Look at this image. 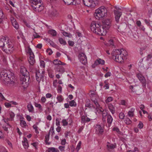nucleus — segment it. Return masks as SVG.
Instances as JSON below:
<instances>
[{"instance_id": "1", "label": "nucleus", "mask_w": 152, "mask_h": 152, "mask_svg": "<svg viewBox=\"0 0 152 152\" xmlns=\"http://www.w3.org/2000/svg\"><path fill=\"white\" fill-rule=\"evenodd\" d=\"M91 101L95 104L97 110H99L100 112H102L103 121L106 122L107 118V122L109 125H110L112 123L113 118L110 115L107 114L106 110H104L101 107H100V105L98 102V95L93 94V96H91Z\"/></svg>"}, {"instance_id": "2", "label": "nucleus", "mask_w": 152, "mask_h": 152, "mask_svg": "<svg viewBox=\"0 0 152 152\" xmlns=\"http://www.w3.org/2000/svg\"><path fill=\"white\" fill-rule=\"evenodd\" d=\"M0 47L6 53L10 54L14 50L13 45L10 40L4 37L0 38Z\"/></svg>"}, {"instance_id": "3", "label": "nucleus", "mask_w": 152, "mask_h": 152, "mask_svg": "<svg viewBox=\"0 0 152 152\" xmlns=\"http://www.w3.org/2000/svg\"><path fill=\"white\" fill-rule=\"evenodd\" d=\"M15 78L14 73L10 70H4L0 73V79L3 84L6 85L8 80H12Z\"/></svg>"}, {"instance_id": "4", "label": "nucleus", "mask_w": 152, "mask_h": 152, "mask_svg": "<svg viewBox=\"0 0 152 152\" xmlns=\"http://www.w3.org/2000/svg\"><path fill=\"white\" fill-rule=\"evenodd\" d=\"M20 72L23 76L20 78V83L23 85L24 87H27L29 83L30 78L29 72L24 67H21L20 70Z\"/></svg>"}, {"instance_id": "5", "label": "nucleus", "mask_w": 152, "mask_h": 152, "mask_svg": "<svg viewBox=\"0 0 152 152\" xmlns=\"http://www.w3.org/2000/svg\"><path fill=\"white\" fill-rule=\"evenodd\" d=\"M31 5L35 11L40 12L44 9L43 2L42 0H30Z\"/></svg>"}, {"instance_id": "6", "label": "nucleus", "mask_w": 152, "mask_h": 152, "mask_svg": "<svg viewBox=\"0 0 152 152\" xmlns=\"http://www.w3.org/2000/svg\"><path fill=\"white\" fill-rule=\"evenodd\" d=\"M113 58L118 62L122 63L123 62L124 60L125 59L124 56H123L120 53L119 49H115L113 50L111 53Z\"/></svg>"}, {"instance_id": "7", "label": "nucleus", "mask_w": 152, "mask_h": 152, "mask_svg": "<svg viewBox=\"0 0 152 152\" xmlns=\"http://www.w3.org/2000/svg\"><path fill=\"white\" fill-rule=\"evenodd\" d=\"M101 25L99 23L96 22V21H93L92 22L91 24L90 28L92 32L97 34H104V32H102L101 33L97 31L100 30V27Z\"/></svg>"}, {"instance_id": "8", "label": "nucleus", "mask_w": 152, "mask_h": 152, "mask_svg": "<svg viewBox=\"0 0 152 152\" xmlns=\"http://www.w3.org/2000/svg\"><path fill=\"white\" fill-rule=\"evenodd\" d=\"M107 10L104 7H101L96 10L95 16L97 17V19H99L107 15Z\"/></svg>"}, {"instance_id": "9", "label": "nucleus", "mask_w": 152, "mask_h": 152, "mask_svg": "<svg viewBox=\"0 0 152 152\" xmlns=\"http://www.w3.org/2000/svg\"><path fill=\"white\" fill-rule=\"evenodd\" d=\"M45 73V72L43 70L41 71H37L36 72V79L38 83H39L41 81H42V82L44 81Z\"/></svg>"}, {"instance_id": "10", "label": "nucleus", "mask_w": 152, "mask_h": 152, "mask_svg": "<svg viewBox=\"0 0 152 152\" xmlns=\"http://www.w3.org/2000/svg\"><path fill=\"white\" fill-rule=\"evenodd\" d=\"M79 58L80 62L83 64H85L87 62V57L85 54L81 53L79 55Z\"/></svg>"}, {"instance_id": "11", "label": "nucleus", "mask_w": 152, "mask_h": 152, "mask_svg": "<svg viewBox=\"0 0 152 152\" xmlns=\"http://www.w3.org/2000/svg\"><path fill=\"white\" fill-rule=\"evenodd\" d=\"M111 20L110 19H106L102 21V26L107 29H109L111 26Z\"/></svg>"}, {"instance_id": "12", "label": "nucleus", "mask_w": 152, "mask_h": 152, "mask_svg": "<svg viewBox=\"0 0 152 152\" xmlns=\"http://www.w3.org/2000/svg\"><path fill=\"white\" fill-rule=\"evenodd\" d=\"M139 64V65L141 67H142L145 68H147L150 66L146 59L144 60L143 58L140 60Z\"/></svg>"}, {"instance_id": "13", "label": "nucleus", "mask_w": 152, "mask_h": 152, "mask_svg": "<svg viewBox=\"0 0 152 152\" xmlns=\"http://www.w3.org/2000/svg\"><path fill=\"white\" fill-rule=\"evenodd\" d=\"M64 3L67 5H76L80 4L81 0H63Z\"/></svg>"}, {"instance_id": "14", "label": "nucleus", "mask_w": 152, "mask_h": 152, "mask_svg": "<svg viewBox=\"0 0 152 152\" xmlns=\"http://www.w3.org/2000/svg\"><path fill=\"white\" fill-rule=\"evenodd\" d=\"M114 12L115 21L116 23H118L119 21V18L122 14V12H119L118 10H114Z\"/></svg>"}, {"instance_id": "15", "label": "nucleus", "mask_w": 152, "mask_h": 152, "mask_svg": "<svg viewBox=\"0 0 152 152\" xmlns=\"http://www.w3.org/2000/svg\"><path fill=\"white\" fill-rule=\"evenodd\" d=\"M83 4L86 6L92 7L94 6L93 4L94 3V0H83Z\"/></svg>"}, {"instance_id": "16", "label": "nucleus", "mask_w": 152, "mask_h": 152, "mask_svg": "<svg viewBox=\"0 0 152 152\" xmlns=\"http://www.w3.org/2000/svg\"><path fill=\"white\" fill-rule=\"evenodd\" d=\"M11 21L12 26L16 29L19 28V25L16 20L14 17L11 18Z\"/></svg>"}, {"instance_id": "17", "label": "nucleus", "mask_w": 152, "mask_h": 152, "mask_svg": "<svg viewBox=\"0 0 152 152\" xmlns=\"http://www.w3.org/2000/svg\"><path fill=\"white\" fill-rule=\"evenodd\" d=\"M104 63L105 61L104 60L100 58H99L95 61L94 64L92 66L93 67H94L99 64L103 65L104 64Z\"/></svg>"}, {"instance_id": "18", "label": "nucleus", "mask_w": 152, "mask_h": 152, "mask_svg": "<svg viewBox=\"0 0 152 152\" xmlns=\"http://www.w3.org/2000/svg\"><path fill=\"white\" fill-rule=\"evenodd\" d=\"M116 144H112L109 142H108V144L107 145V149L109 151L116 148Z\"/></svg>"}, {"instance_id": "19", "label": "nucleus", "mask_w": 152, "mask_h": 152, "mask_svg": "<svg viewBox=\"0 0 152 152\" xmlns=\"http://www.w3.org/2000/svg\"><path fill=\"white\" fill-rule=\"evenodd\" d=\"M96 130L98 134H101L103 132V129L99 125H97L95 126Z\"/></svg>"}, {"instance_id": "20", "label": "nucleus", "mask_w": 152, "mask_h": 152, "mask_svg": "<svg viewBox=\"0 0 152 152\" xmlns=\"http://www.w3.org/2000/svg\"><path fill=\"white\" fill-rule=\"evenodd\" d=\"M27 141V138L25 137H24L23 140L22 141L23 147L26 149L28 147V144Z\"/></svg>"}, {"instance_id": "21", "label": "nucleus", "mask_w": 152, "mask_h": 152, "mask_svg": "<svg viewBox=\"0 0 152 152\" xmlns=\"http://www.w3.org/2000/svg\"><path fill=\"white\" fill-rule=\"evenodd\" d=\"M109 109L112 114H113L115 113V110L114 107L111 104H109L108 105Z\"/></svg>"}, {"instance_id": "22", "label": "nucleus", "mask_w": 152, "mask_h": 152, "mask_svg": "<svg viewBox=\"0 0 152 152\" xmlns=\"http://www.w3.org/2000/svg\"><path fill=\"white\" fill-rule=\"evenodd\" d=\"M137 77L139 80L141 81L143 85H144L145 84V80L143 76L141 75L138 74L137 75Z\"/></svg>"}, {"instance_id": "23", "label": "nucleus", "mask_w": 152, "mask_h": 152, "mask_svg": "<svg viewBox=\"0 0 152 152\" xmlns=\"http://www.w3.org/2000/svg\"><path fill=\"white\" fill-rule=\"evenodd\" d=\"M28 110L29 112L33 113L34 112V108L33 105L31 104H28L27 106Z\"/></svg>"}, {"instance_id": "24", "label": "nucleus", "mask_w": 152, "mask_h": 152, "mask_svg": "<svg viewBox=\"0 0 152 152\" xmlns=\"http://www.w3.org/2000/svg\"><path fill=\"white\" fill-rule=\"evenodd\" d=\"M53 64L55 65H65V63L62 62L60 60L58 59H55L53 61Z\"/></svg>"}, {"instance_id": "25", "label": "nucleus", "mask_w": 152, "mask_h": 152, "mask_svg": "<svg viewBox=\"0 0 152 152\" xmlns=\"http://www.w3.org/2000/svg\"><path fill=\"white\" fill-rule=\"evenodd\" d=\"M146 60L148 62V63L150 65H151L152 64V54H148L147 56Z\"/></svg>"}, {"instance_id": "26", "label": "nucleus", "mask_w": 152, "mask_h": 152, "mask_svg": "<svg viewBox=\"0 0 152 152\" xmlns=\"http://www.w3.org/2000/svg\"><path fill=\"white\" fill-rule=\"evenodd\" d=\"M120 53H121V55L123 56H124V58L126 59V57L128 55V53L127 52L124 50L123 49H122L121 50H119Z\"/></svg>"}, {"instance_id": "27", "label": "nucleus", "mask_w": 152, "mask_h": 152, "mask_svg": "<svg viewBox=\"0 0 152 152\" xmlns=\"http://www.w3.org/2000/svg\"><path fill=\"white\" fill-rule=\"evenodd\" d=\"M135 110L134 108H132L128 113V116L130 117H133L134 115V112Z\"/></svg>"}, {"instance_id": "28", "label": "nucleus", "mask_w": 152, "mask_h": 152, "mask_svg": "<svg viewBox=\"0 0 152 152\" xmlns=\"http://www.w3.org/2000/svg\"><path fill=\"white\" fill-rule=\"evenodd\" d=\"M46 152H59V150L53 147L50 148L47 150Z\"/></svg>"}, {"instance_id": "29", "label": "nucleus", "mask_w": 152, "mask_h": 152, "mask_svg": "<svg viewBox=\"0 0 152 152\" xmlns=\"http://www.w3.org/2000/svg\"><path fill=\"white\" fill-rule=\"evenodd\" d=\"M33 56H30V59L28 60V62L31 66H33L35 62V60Z\"/></svg>"}, {"instance_id": "30", "label": "nucleus", "mask_w": 152, "mask_h": 152, "mask_svg": "<svg viewBox=\"0 0 152 152\" xmlns=\"http://www.w3.org/2000/svg\"><path fill=\"white\" fill-rule=\"evenodd\" d=\"M100 30H99V31H99L100 32L101 31V33H102V32L104 31L103 32H104L105 33H104V34H99V35H101V36H104V35H105V34H106V32H107V31H106V30L107 29H105V28H104V27H103V26H100Z\"/></svg>"}, {"instance_id": "31", "label": "nucleus", "mask_w": 152, "mask_h": 152, "mask_svg": "<svg viewBox=\"0 0 152 152\" xmlns=\"http://www.w3.org/2000/svg\"><path fill=\"white\" fill-rule=\"evenodd\" d=\"M108 44L112 47H115V41L114 39H111L108 42Z\"/></svg>"}, {"instance_id": "32", "label": "nucleus", "mask_w": 152, "mask_h": 152, "mask_svg": "<svg viewBox=\"0 0 152 152\" xmlns=\"http://www.w3.org/2000/svg\"><path fill=\"white\" fill-rule=\"evenodd\" d=\"M15 83V79H13L12 80H8V81L7 82V84L6 85L9 84L10 86H13Z\"/></svg>"}, {"instance_id": "33", "label": "nucleus", "mask_w": 152, "mask_h": 152, "mask_svg": "<svg viewBox=\"0 0 152 152\" xmlns=\"http://www.w3.org/2000/svg\"><path fill=\"white\" fill-rule=\"evenodd\" d=\"M48 33L53 36H56L57 34L56 31L53 29L49 30Z\"/></svg>"}, {"instance_id": "34", "label": "nucleus", "mask_w": 152, "mask_h": 152, "mask_svg": "<svg viewBox=\"0 0 152 152\" xmlns=\"http://www.w3.org/2000/svg\"><path fill=\"white\" fill-rule=\"evenodd\" d=\"M136 24L137 26L140 27L142 30L144 31L145 30V28H144L143 26L141 25V23L140 20H137L136 22Z\"/></svg>"}, {"instance_id": "35", "label": "nucleus", "mask_w": 152, "mask_h": 152, "mask_svg": "<svg viewBox=\"0 0 152 152\" xmlns=\"http://www.w3.org/2000/svg\"><path fill=\"white\" fill-rule=\"evenodd\" d=\"M58 41L61 44L65 45L66 44V42L65 40L62 38H59L58 39Z\"/></svg>"}, {"instance_id": "36", "label": "nucleus", "mask_w": 152, "mask_h": 152, "mask_svg": "<svg viewBox=\"0 0 152 152\" xmlns=\"http://www.w3.org/2000/svg\"><path fill=\"white\" fill-rule=\"evenodd\" d=\"M63 35L65 37H68L69 38L72 37V36L70 33H67L65 31L62 32Z\"/></svg>"}, {"instance_id": "37", "label": "nucleus", "mask_w": 152, "mask_h": 152, "mask_svg": "<svg viewBox=\"0 0 152 152\" xmlns=\"http://www.w3.org/2000/svg\"><path fill=\"white\" fill-rule=\"evenodd\" d=\"M10 126L9 124H4L2 126V128L4 131L6 132H7L8 131V127Z\"/></svg>"}, {"instance_id": "38", "label": "nucleus", "mask_w": 152, "mask_h": 152, "mask_svg": "<svg viewBox=\"0 0 152 152\" xmlns=\"http://www.w3.org/2000/svg\"><path fill=\"white\" fill-rule=\"evenodd\" d=\"M85 106L89 108L93 107L95 108V107L93 104H90L89 102H87L85 104Z\"/></svg>"}, {"instance_id": "39", "label": "nucleus", "mask_w": 152, "mask_h": 152, "mask_svg": "<svg viewBox=\"0 0 152 152\" xmlns=\"http://www.w3.org/2000/svg\"><path fill=\"white\" fill-rule=\"evenodd\" d=\"M124 122L126 124H130L132 123V121L130 119L126 117L125 120H124Z\"/></svg>"}, {"instance_id": "40", "label": "nucleus", "mask_w": 152, "mask_h": 152, "mask_svg": "<svg viewBox=\"0 0 152 152\" xmlns=\"http://www.w3.org/2000/svg\"><path fill=\"white\" fill-rule=\"evenodd\" d=\"M51 14L53 16H57L58 15V12L56 10H53Z\"/></svg>"}, {"instance_id": "41", "label": "nucleus", "mask_w": 152, "mask_h": 152, "mask_svg": "<svg viewBox=\"0 0 152 152\" xmlns=\"http://www.w3.org/2000/svg\"><path fill=\"white\" fill-rule=\"evenodd\" d=\"M56 98L59 102H61L64 100V98L61 95L58 96Z\"/></svg>"}, {"instance_id": "42", "label": "nucleus", "mask_w": 152, "mask_h": 152, "mask_svg": "<svg viewBox=\"0 0 152 152\" xmlns=\"http://www.w3.org/2000/svg\"><path fill=\"white\" fill-rule=\"evenodd\" d=\"M69 104L70 106L71 107H75L76 106V103L74 100H72L69 102Z\"/></svg>"}, {"instance_id": "43", "label": "nucleus", "mask_w": 152, "mask_h": 152, "mask_svg": "<svg viewBox=\"0 0 152 152\" xmlns=\"http://www.w3.org/2000/svg\"><path fill=\"white\" fill-rule=\"evenodd\" d=\"M20 125L23 128H26V126H27L26 122L24 121L23 120L20 121Z\"/></svg>"}, {"instance_id": "44", "label": "nucleus", "mask_w": 152, "mask_h": 152, "mask_svg": "<svg viewBox=\"0 0 152 152\" xmlns=\"http://www.w3.org/2000/svg\"><path fill=\"white\" fill-rule=\"evenodd\" d=\"M45 142L46 144L48 145H50V142H48L49 140V137L48 135H46L45 137Z\"/></svg>"}, {"instance_id": "45", "label": "nucleus", "mask_w": 152, "mask_h": 152, "mask_svg": "<svg viewBox=\"0 0 152 152\" xmlns=\"http://www.w3.org/2000/svg\"><path fill=\"white\" fill-rule=\"evenodd\" d=\"M34 104L35 107L38 108L41 110H42V107L40 104L37 103L36 102H35Z\"/></svg>"}, {"instance_id": "46", "label": "nucleus", "mask_w": 152, "mask_h": 152, "mask_svg": "<svg viewBox=\"0 0 152 152\" xmlns=\"http://www.w3.org/2000/svg\"><path fill=\"white\" fill-rule=\"evenodd\" d=\"M113 100V98L110 96H109L107 97V99L106 100L105 102L106 103H107L109 102H110Z\"/></svg>"}, {"instance_id": "47", "label": "nucleus", "mask_w": 152, "mask_h": 152, "mask_svg": "<svg viewBox=\"0 0 152 152\" xmlns=\"http://www.w3.org/2000/svg\"><path fill=\"white\" fill-rule=\"evenodd\" d=\"M59 70H58V72H59L61 73H62L64 72L65 70L64 68L62 66H59Z\"/></svg>"}, {"instance_id": "48", "label": "nucleus", "mask_w": 152, "mask_h": 152, "mask_svg": "<svg viewBox=\"0 0 152 152\" xmlns=\"http://www.w3.org/2000/svg\"><path fill=\"white\" fill-rule=\"evenodd\" d=\"M86 116L85 115H82L81 117V123H84L86 121Z\"/></svg>"}, {"instance_id": "49", "label": "nucleus", "mask_w": 152, "mask_h": 152, "mask_svg": "<svg viewBox=\"0 0 152 152\" xmlns=\"http://www.w3.org/2000/svg\"><path fill=\"white\" fill-rule=\"evenodd\" d=\"M28 53H29L30 56H34V55L33 53L32 50H31V49L29 47H28Z\"/></svg>"}, {"instance_id": "50", "label": "nucleus", "mask_w": 152, "mask_h": 152, "mask_svg": "<svg viewBox=\"0 0 152 152\" xmlns=\"http://www.w3.org/2000/svg\"><path fill=\"white\" fill-rule=\"evenodd\" d=\"M125 117V115L123 113H121L119 114V118L121 119H123Z\"/></svg>"}, {"instance_id": "51", "label": "nucleus", "mask_w": 152, "mask_h": 152, "mask_svg": "<svg viewBox=\"0 0 152 152\" xmlns=\"http://www.w3.org/2000/svg\"><path fill=\"white\" fill-rule=\"evenodd\" d=\"M46 52L48 53V54L49 55H51L52 53H53V51L50 48H48L46 50Z\"/></svg>"}, {"instance_id": "52", "label": "nucleus", "mask_w": 152, "mask_h": 152, "mask_svg": "<svg viewBox=\"0 0 152 152\" xmlns=\"http://www.w3.org/2000/svg\"><path fill=\"white\" fill-rule=\"evenodd\" d=\"M68 42L69 44V45L70 46L72 47L74 45V42H73L72 41H71L70 40H69L68 41Z\"/></svg>"}, {"instance_id": "53", "label": "nucleus", "mask_w": 152, "mask_h": 152, "mask_svg": "<svg viewBox=\"0 0 152 152\" xmlns=\"http://www.w3.org/2000/svg\"><path fill=\"white\" fill-rule=\"evenodd\" d=\"M63 125L64 126H66L68 124V122L66 119H63L62 121Z\"/></svg>"}, {"instance_id": "54", "label": "nucleus", "mask_w": 152, "mask_h": 152, "mask_svg": "<svg viewBox=\"0 0 152 152\" xmlns=\"http://www.w3.org/2000/svg\"><path fill=\"white\" fill-rule=\"evenodd\" d=\"M81 142L80 141L76 148V150H77V151H78L79 149H80V145H81Z\"/></svg>"}, {"instance_id": "55", "label": "nucleus", "mask_w": 152, "mask_h": 152, "mask_svg": "<svg viewBox=\"0 0 152 152\" xmlns=\"http://www.w3.org/2000/svg\"><path fill=\"white\" fill-rule=\"evenodd\" d=\"M45 62L44 61L41 60L40 61V66L45 67Z\"/></svg>"}, {"instance_id": "56", "label": "nucleus", "mask_w": 152, "mask_h": 152, "mask_svg": "<svg viewBox=\"0 0 152 152\" xmlns=\"http://www.w3.org/2000/svg\"><path fill=\"white\" fill-rule=\"evenodd\" d=\"M51 131H52V135H53L55 133L54 131V130L53 126H51L50 128V132H51Z\"/></svg>"}, {"instance_id": "57", "label": "nucleus", "mask_w": 152, "mask_h": 152, "mask_svg": "<svg viewBox=\"0 0 152 152\" xmlns=\"http://www.w3.org/2000/svg\"><path fill=\"white\" fill-rule=\"evenodd\" d=\"M65 146H60L58 147V149L61 150V151H64Z\"/></svg>"}, {"instance_id": "58", "label": "nucleus", "mask_w": 152, "mask_h": 152, "mask_svg": "<svg viewBox=\"0 0 152 152\" xmlns=\"http://www.w3.org/2000/svg\"><path fill=\"white\" fill-rule=\"evenodd\" d=\"M138 127L140 128V129H142L143 128V124L141 122H140L138 126Z\"/></svg>"}, {"instance_id": "59", "label": "nucleus", "mask_w": 152, "mask_h": 152, "mask_svg": "<svg viewBox=\"0 0 152 152\" xmlns=\"http://www.w3.org/2000/svg\"><path fill=\"white\" fill-rule=\"evenodd\" d=\"M49 43L50 45H51L53 47H56V45L51 41Z\"/></svg>"}, {"instance_id": "60", "label": "nucleus", "mask_w": 152, "mask_h": 152, "mask_svg": "<svg viewBox=\"0 0 152 152\" xmlns=\"http://www.w3.org/2000/svg\"><path fill=\"white\" fill-rule=\"evenodd\" d=\"M2 60L4 64H7V59L6 58L3 56L2 58Z\"/></svg>"}, {"instance_id": "61", "label": "nucleus", "mask_w": 152, "mask_h": 152, "mask_svg": "<svg viewBox=\"0 0 152 152\" xmlns=\"http://www.w3.org/2000/svg\"><path fill=\"white\" fill-rule=\"evenodd\" d=\"M5 106L7 108H9L12 107L11 104L10 103H5Z\"/></svg>"}, {"instance_id": "62", "label": "nucleus", "mask_w": 152, "mask_h": 152, "mask_svg": "<svg viewBox=\"0 0 152 152\" xmlns=\"http://www.w3.org/2000/svg\"><path fill=\"white\" fill-rule=\"evenodd\" d=\"M41 100L42 103H45L46 100V99L45 97L43 96L42 97Z\"/></svg>"}, {"instance_id": "63", "label": "nucleus", "mask_w": 152, "mask_h": 152, "mask_svg": "<svg viewBox=\"0 0 152 152\" xmlns=\"http://www.w3.org/2000/svg\"><path fill=\"white\" fill-rule=\"evenodd\" d=\"M60 121L58 120V118H56V126H59L60 125Z\"/></svg>"}, {"instance_id": "64", "label": "nucleus", "mask_w": 152, "mask_h": 152, "mask_svg": "<svg viewBox=\"0 0 152 152\" xmlns=\"http://www.w3.org/2000/svg\"><path fill=\"white\" fill-rule=\"evenodd\" d=\"M52 96V94L50 93H48L46 94V97L47 98H50Z\"/></svg>"}]
</instances>
